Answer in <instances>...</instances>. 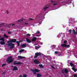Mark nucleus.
I'll use <instances>...</instances> for the list:
<instances>
[{"label": "nucleus", "instance_id": "nucleus-1", "mask_svg": "<svg viewBox=\"0 0 77 77\" xmlns=\"http://www.w3.org/2000/svg\"><path fill=\"white\" fill-rule=\"evenodd\" d=\"M6 45H7L8 47H10V49H12L14 48V44L12 43H9L8 44H6Z\"/></svg>", "mask_w": 77, "mask_h": 77}, {"label": "nucleus", "instance_id": "nucleus-2", "mask_svg": "<svg viewBox=\"0 0 77 77\" xmlns=\"http://www.w3.org/2000/svg\"><path fill=\"white\" fill-rule=\"evenodd\" d=\"M1 38V36H0V38ZM0 41H2V42H0V44L1 45H5V42H4L5 41V38L3 37H2L0 38Z\"/></svg>", "mask_w": 77, "mask_h": 77}, {"label": "nucleus", "instance_id": "nucleus-3", "mask_svg": "<svg viewBox=\"0 0 77 77\" xmlns=\"http://www.w3.org/2000/svg\"><path fill=\"white\" fill-rule=\"evenodd\" d=\"M13 60L12 58L11 57H9L8 58L7 60V62L8 63H11L13 61Z\"/></svg>", "mask_w": 77, "mask_h": 77}, {"label": "nucleus", "instance_id": "nucleus-4", "mask_svg": "<svg viewBox=\"0 0 77 77\" xmlns=\"http://www.w3.org/2000/svg\"><path fill=\"white\" fill-rule=\"evenodd\" d=\"M16 41H17V39H11V40L8 41L7 42V43H8L9 42H13V43H14V42H16Z\"/></svg>", "mask_w": 77, "mask_h": 77}, {"label": "nucleus", "instance_id": "nucleus-5", "mask_svg": "<svg viewBox=\"0 0 77 77\" xmlns=\"http://www.w3.org/2000/svg\"><path fill=\"white\" fill-rule=\"evenodd\" d=\"M41 55V53L40 52H38V53L37 52L35 54V56L34 57V59L36 58V57H37L38 56H40V55Z\"/></svg>", "mask_w": 77, "mask_h": 77}, {"label": "nucleus", "instance_id": "nucleus-6", "mask_svg": "<svg viewBox=\"0 0 77 77\" xmlns=\"http://www.w3.org/2000/svg\"><path fill=\"white\" fill-rule=\"evenodd\" d=\"M32 71L34 74H36V72H39V70L38 69H35V70H32Z\"/></svg>", "mask_w": 77, "mask_h": 77}, {"label": "nucleus", "instance_id": "nucleus-7", "mask_svg": "<svg viewBox=\"0 0 77 77\" xmlns=\"http://www.w3.org/2000/svg\"><path fill=\"white\" fill-rule=\"evenodd\" d=\"M11 67H12V70L13 71L14 70H17V67L16 66H11Z\"/></svg>", "mask_w": 77, "mask_h": 77}, {"label": "nucleus", "instance_id": "nucleus-8", "mask_svg": "<svg viewBox=\"0 0 77 77\" xmlns=\"http://www.w3.org/2000/svg\"><path fill=\"white\" fill-rule=\"evenodd\" d=\"M22 63L20 62H17V61H15L14 62V65H20V64H21Z\"/></svg>", "mask_w": 77, "mask_h": 77}, {"label": "nucleus", "instance_id": "nucleus-9", "mask_svg": "<svg viewBox=\"0 0 77 77\" xmlns=\"http://www.w3.org/2000/svg\"><path fill=\"white\" fill-rule=\"evenodd\" d=\"M34 62L35 64H38V63H39V61L37 60H34Z\"/></svg>", "mask_w": 77, "mask_h": 77}, {"label": "nucleus", "instance_id": "nucleus-10", "mask_svg": "<svg viewBox=\"0 0 77 77\" xmlns=\"http://www.w3.org/2000/svg\"><path fill=\"white\" fill-rule=\"evenodd\" d=\"M37 38L36 37H34V38H33L32 40V42H35V41H36V39Z\"/></svg>", "mask_w": 77, "mask_h": 77}, {"label": "nucleus", "instance_id": "nucleus-11", "mask_svg": "<svg viewBox=\"0 0 77 77\" xmlns=\"http://www.w3.org/2000/svg\"><path fill=\"white\" fill-rule=\"evenodd\" d=\"M18 57L19 59H26V57L20 56H18Z\"/></svg>", "mask_w": 77, "mask_h": 77}, {"label": "nucleus", "instance_id": "nucleus-12", "mask_svg": "<svg viewBox=\"0 0 77 77\" xmlns=\"http://www.w3.org/2000/svg\"><path fill=\"white\" fill-rule=\"evenodd\" d=\"M23 42L22 41H19V42L17 41L16 43L17 44V46H19L20 45V42Z\"/></svg>", "mask_w": 77, "mask_h": 77}, {"label": "nucleus", "instance_id": "nucleus-13", "mask_svg": "<svg viewBox=\"0 0 77 77\" xmlns=\"http://www.w3.org/2000/svg\"><path fill=\"white\" fill-rule=\"evenodd\" d=\"M26 41L28 43H30V42H31V41L28 38L26 39Z\"/></svg>", "mask_w": 77, "mask_h": 77}, {"label": "nucleus", "instance_id": "nucleus-14", "mask_svg": "<svg viewBox=\"0 0 77 77\" xmlns=\"http://www.w3.org/2000/svg\"><path fill=\"white\" fill-rule=\"evenodd\" d=\"M72 69L73 71H74V72H75L77 71V68L75 69L74 67H72Z\"/></svg>", "mask_w": 77, "mask_h": 77}, {"label": "nucleus", "instance_id": "nucleus-15", "mask_svg": "<svg viewBox=\"0 0 77 77\" xmlns=\"http://www.w3.org/2000/svg\"><path fill=\"white\" fill-rule=\"evenodd\" d=\"M21 47H22V48H25V47H26V45L25 44H23L21 45Z\"/></svg>", "mask_w": 77, "mask_h": 77}, {"label": "nucleus", "instance_id": "nucleus-16", "mask_svg": "<svg viewBox=\"0 0 77 77\" xmlns=\"http://www.w3.org/2000/svg\"><path fill=\"white\" fill-rule=\"evenodd\" d=\"M3 36L5 38H8V37H9V36L8 35H6L5 34H4Z\"/></svg>", "mask_w": 77, "mask_h": 77}, {"label": "nucleus", "instance_id": "nucleus-17", "mask_svg": "<svg viewBox=\"0 0 77 77\" xmlns=\"http://www.w3.org/2000/svg\"><path fill=\"white\" fill-rule=\"evenodd\" d=\"M61 46L62 47H66V45L64 44H63L62 45H61Z\"/></svg>", "mask_w": 77, "mask_h": 77}, {"label": "nucleus", "instance_id": "nucleus-18", "mask_svg": "<svg viewBox=\"0 0 77 77\" xmlns=\"http://www.w3.org/2000/svg\"><path fill=\"white\" fill-rule=\"evenodd\" d=\"M37 77H40L42 76V75L40 74H38L37 75Z\"/></svg>", "mask_w": 77, "mask_h": 77}, {"label": "nucleus", "instance_id": "nucleus-19", "mask_svg": "<svg viewBox=\"0 0 77 77\" xmlns=\"http://www.w3.org/2000/svg\"><path fill=\"white\" fill-rule=\"evenodd\" d=\"M64 72H65V73H68V70H67V69H64Z\"/></svg>", "mask_w": 77, "mask_h": 77}, {"label": "nucleus", "instance_id": "nucleus-20", "mask_svg": "<svg viewBox=\"0 0 77 77\" xmlns=\"http://www.w3.org/2000/svg\"><path fill=\"white\" fill-rule=\"evenodd\" d=\"M70 66L72 67H74V64H72V63H70Z\"/></svg>", "mask_w": 77, "mask_h": 77}, {"label": "nucleus", "instance_id": "nucleus-21", "mask_svg": "<svg viewBox=\"0 0 77 77\" xmlns=\"http://www.w3.org/2000/svg\"><path fill=\"white\" fill-rule=\"evenodd\" d=\"M5 24V23L3 22H1L0 23V26H3Z\"/></svg>", "mask_w": 77, "mask_h": 77}, {"label": "nucleus", "instance_id": "nucleus-22", "mask_svg": "<svg viewBox=\"0 0 77 77\" xmlns=\"http://www.w3.org/2000/svg\"><path fill=\"white\" fill-rule=\"evenodd\" d=\"M23 21V20L20 19V20H17V22H18L19 23H20L21 22H22V21Z\"/></svg>", "mask_w": 77, "mask_h": 77}, {"label": "nucleus", "instance_id": "nucleus-23", "mask_svg": "<svg viewBox=\"0 0 77 77\" xmlns=\"http://www.w3.org/2000/svg\"><path fill=\"white\" fill-rule=\"evenodd\" d=\"M48 8V7H44V11H46V10H47V9Z\"/></svg>", "mask_w": 77, "mask_h": 77}, {"label": "nucleus", "instance_id": "nucleus-24", "mask_svg": "<svg viewBox=\"0 0 77 77\" xmlns=\"http://www.w3.org/2000/svg\"><path fill=\"white\" fill-rule=\"evenodd\" d=\"M24 51V50L21 49V50H20L19 51V52H20V53H21V52H23V51Z\"/></svg>", "mask_w": 77, "mask_h": 77}, {"label": "nucleus", "instance_id": "nucleus-25", "mask_svg": "<svg viewBox=\"0 0 77 77\" xmlns=\"http://www.w3.org/2000/svg\"><path fill=\"white\" fill-rule=\"evenodd\" d=\"M72 32L73 33H74L75 35V34H76V33H75V30L73 29V30H72Z\"/></svg>", "mask_w": 77, "mask_h": 77}, {"label": "nucleus", "instance_id": "nucleus-26", "mask_svg": "<svg viewBox=\"0 0 77 77\" xmlns=\"http://www.w3.org/2000/svg\"><path fill=\"white\" fill-rule=\"evenodd\" d=\"M35 48L36 50L38 49V48H39V47L38 46H35Z\"/></svg>", "mask_w": 77, "mask_h": 77}, {"label": "nucleus", "instance_id": "nucleus-27", "mask_svg": "<svg viewBox=\"0 0 77 77\" xmlns=\"http://www.w3.org/2000/svg\"><path fill=\"white\" fill-rule=\"evenodd\" d=\"M11 23L8 24H7V27H9V26H11Z\"/></svg>", "mask_w": 77, "mask_h": 77}, {"label": "nucleus", "instance_id": "nucleus-28", "mask_svg": "<svg viewBox=\"0 0 77 77\" xmlns=\"http://www.w3.org/2000/svg\"><path fill=\"white\" fill-rule=\"evenodd\" d=\"M39 66L41 67V68H43V67H44L42 65H39Z\"/></svg>", "mask_w": 77, "mask_h": 77}, {"label": "nucleus", "instance_id": "nucleus-29", "mask_svg": "<svg viewBox=\"0 0 77 77\" xmlns=\"http://www.w3.org/2000/svg\"><path fill=\"white\" fill-rule=\"evenodd\" d=\"M51 2L52 3H55V1H54L52 0H51Z\"/></svg>", "mask_w": 77, "mask_h": 77}, {"label": "nucleus", "instance_id": "nucleus-30", "mask_svg": "<svg viewBox=\"0 0 77 77\" xmlns=\"http://www.w3.org/2000/svg\"><path fill=\"white\" fill-rule=\"evenodd\" d=\"M72 31V30L71 29H70L69 30V32L71 33V31Z\"/></svg>", "mask_w": 77, "mask_h": 77}, {"label": "nucleus", "instance_id": "nucleus-31", "mask_svg": "<svg viewBox=\"0 0 77 77\" xmlns=\"http://www.w3.org/2000/svg\"><path fill=\"white\" fill-rule=\"evenodd\" d=\"M51 68H52L53 69H54V68H55V67H54L53 66H51Z\"/></svg>", "mask_w": 77, "mask_h": 77}, {"label": "nucleus", "instance_id": "nucleus-32", "mask_svg": "<svg viewBox=\"0 0 77 77\" xmlns=\"http://www.w3.org/2000/svg\"><path fill=\"white\" fill-rule=\"evenodd\" d=\"M40 32H39V31H37V32L36 33H35V34H38V33H39Z\"/></svg>", "mask_w": 77, "mask_h": 77}, {"label": "nucleus", "instance_id": "nucleus-33", "mask_svg": "<svg viewBox=\"0 0 77 77\" xmlns=\"http://www.w3.org/2000/svg\"><path fill=\"white\" fill-rule=\"evenodd\" d=\"M67 42H67V41H66V40L64 41V44H65L66 43H67Z\"/></svg>", "mask_w": 77, "mask_h": 77}, {"label": "nucleus", "instance_id": "nucleus-34", "mask_svg": "<svg viewBox=\"0 0 77 77\" xmlns=\"http://www.w3.org/2000/svg\"><path fill=\"white\" fill-rule=\"evenodd\" d=\"M27 76L26 75H23V77H27Z\"/></svg>", "mask_w": 77, "mask_h": 77}, {"label": "nucleus", "instance_id": "nucleus-35", "mask_svg": "<svg viewBox=\"0 0 77 77\" xmlns=\"http://www.w3.org/2000/svg\"><path fill=\"white\" fill-rule=\"evenodd\" d=\"M74 77H77V75L76 74H75L74 75Z\"/></svg>", "mask_w": 77, "mask_h": 77}, {"label": "nucleus", "instance_id": "nucleus-36", "mask_svg": "<svg viewBox=\"0 0 77 77\" xmlns=\"http://www.w3.org/2000/svg\"><path fill=\"white\" fill-rule=\"evenodd\" d=\"M11 25L12 26H15V24L14 23L11 24Z\"/></svg>", "mask_w": 77, "mask_h": 77}, {"label": "nucleus", "instance_id": "nucleus-37", "mask_svg": "<svg viewBox=\"0 0 77 77\" xmlns=\"http://www.w3.org/2000/svg\"><path fill=\"white\" fill-rule=\"evenodd\" d=\"M6 65V64H3L2 65V66H5Z\"/></svg>", "mask_w": 77, "mask_h": 77}, {"label": "nucleus", "instance_id": "nucleus-38", "mask_svg": "<svg viewBox=\"0 0 77 77\" xmlns=\"http://www.w3.org/2000/svg\"><path fill=\"white\" fill-rule=\"evenodd\" d=\"M6 14H9V11H6Z\"/></svg>", "mask_w": 77, "mask_h": 77}, {"label": "nucleus", "instance_id": "nucleus-39", "mask_svg": "<svg viewBox=\"0 0 77 77\" xmlns=\"http://www.w3.org/2000/svg\"><path fill=\"white\" fill-rule=\"evenodd\" d=\"M66 47H67V48H69V45H66Z\"/></svg>", "mask_w": 77, "mask_h": 77}, {"label": "nucleus", "instance_id": "nucleus-40", "mask_svg": "<svg viewBox=\"0 0 77 77\" xmlns=\"http://www.w3.org/2000/svg\"><path fill=\"white\" fill-rule=\"evenodd\" d=\"M57 5V3H55V4H53V5L54 6L55 5Z\"/></svg>", "mask_w": 77, "mask_h": 77}, {"label": "nucleus", "instance_id": "nucleus-41", "mask_svg": "<svg viewBox=\"0 0 77 77\" xmlns=\"http://www.w3.org/2000/svg\"><path fill=\"white\" fill-rule=\"evenodd\" d=\"M26 36H30V35L29 34H26Z\"/></svg>", "mask_w": 77, "mask_h": 77}, {"label": "nucleus", "instance_id": "nucleus-42", "mask_svg": "<svg viewBox=\"0 0 77 77\" xmlns=\"http://www.w3.org/2000/svg\"><path fill=\"white\" fill-rule=\"evenodd\" d=\"M33 25V26H35V25L33 24H31L30 25V26H32Z\"/></svg>", "mask_w": 77, "mask_h": 77}, {"label": "nucleus", "instance_id": "nucleus-43", "mask_svg": "<svg viewBox=\"0 0 77 77\" xmlns=\"http://www.w3.org/2000/svg\"><path fill=\"white\" fill-rule=\"evenodd\" d=\"M55 54H57V51H55Z\"/></svg>", "mask_w": 77, "mask_h": 77}, {"label": "nucleus", "instance_id": "nucleus-44", "mask_svg": "<svg viewBox=\"0 0 77 77\" xmlns=\"http://www.w3.org/2000/svg\"><path fill=\"white\" fill-rule=\"evenodd\" d=\"M25 24H26V25H28V23H25Z\"/></svg>", "mask_w": 77, "mask_h": 77}, {"label": "nucleus", "instance_id": "nucleus-45", "mask_svg": "<svg viewBox=\"0 0 77 77\" xmlns=\"http://www.w3.org/2000/svg\"><path fill=\"white\" fill-rule=\"evenodd\" d=\"M11 32H8V34H11Z\"/></svg>", "mask_w": 77, "mask_h": 77}, {"label": "nucleus", "instance_id": "nucleus-46", "mask_svg": "<svg viewBox=\"0 0 77 77\" xmlns=\"http://www.w3.org/2000/svg\"><path fill=\"white\" fill-rule=\"evenodd\" d=\"M29 20H32L33 19L30 18Z\"/></svg>", "mask_w": 77, "mask_h": 77}, {"label": "nucleus", "instance_id": "nucleus-47", "mask_svg": "<svg viewBox=\"0 0 77 77\" xmlns=\"http://www.w3.org/2000/svg\"><path fill=\"white\" fill-rule=\"evenodd\" d=\"M1 31H3V29H1Z\"/></svg>", "mask_w": 77, "mask_h": 77}, {"label": "nucleus", "instance_id": "nucleus-48", "mask_svg": "<svg viewBox=\"0 0 77 77\" xmlns=\"http://www.w3.org/2000/svg\"><path fill=\"white\" fill-rule=\"evenodd\" d=\"M19 77H22V76L21 75H20Z\"/></svg>", "mask_w": 77, "mask_h": 77}, {"label": "nucleus", "instance_id": "nucleus-49", "mask_svg": "<svg viewBox=\"0 0 77 77\" xmlns=\"http://www.w3.org/2000/svg\"><path fill=\"white\" fill-rule=\"evenodd\" d=\"M36 36H38V37H39V36H40V35H36Z\"/></svg>", "mask_w": 77, "mask_h": 77}, {"label": "nucleus", "instance_id": "nucleus-50", "mask_svg": "<svg viewBox=\"0 0 77 77\" xmlns=\"http://www.w3.org/2000/svg\"><path fill=\"white\" fill-rule=\"evenodd\" d=\"M69 21H71V19H70V20H69Z\"/></svg>", "mask_w": 77, "mask_h": 77}, {"label": "nucleus", "instance_id": "nucleus-51", "mask_svg": "<svg viewBox=\"0 0 77 77\" xmlns=\"http://www.w3.org/2000/svg\"><path fill=\"white\" fill-rule=\"evenodd\" d=\"M5 72H4V73H3V74H5Z\"/></svg>", "mask_w": 77, "mask_h": 77}, {"label": "nucleus", "instance_id": "nucleus-52", "mask_svg": "<svg viewBox=\"0 0 77 77\" xmlns=\"http://www.w3.org/2000/svg\"><path fill=\"white\" fill-rule=\"evenodd\" d=\"M71 23H72V21H71Z\"/></svg>", "mask_w": 77, "mask_h": 77}, {"label": "nucleus", "instance_id": "nucleus-53", "mask_svg": "<svg viewBox=\"0 0 77 77\" xmlns=\"http://www.w3.org/2000/svg\"><path fill=\"white\" fill-rule=\"evenodd\" d=\"M64 72H63V73H64Z\"/></svg>", "mask_w": 77, "mask_h": 77}]
</instances>
